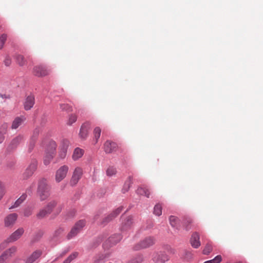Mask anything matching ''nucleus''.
<instances>
[{"label": "nucleus", "mask_w": 263, "mask_h": 263, "mask_svg": "<svg viewBox=\"0 0 263 263\" xmlns=\"http://www.w3.org/2000/svg\"><path fill=\"white\" fill-rule=\"evenodd\" d=\"M64 141H65V142H67V140H64Z\"/></svg>", "instance_id": "6e6d98bb"}, {"label": "nucleus", "mask_w": 263, "mask_h": 263, "mask_svg": "<svg viewBox=\"0 0 263 263\" xmlns=\"http://www.w3.org/2000/svg\"><path fill=\"white\" fill-rule=\"evenodd\" d=\"M133 224V218L132 217L128 216L127 217L124 221L122 222V226L121 227V231L124 233V231L129 230Z\"/></svg>", "instance_id": "4be33fe9"}, {"label": "nucleus", "mask_w": 263, "mask_h": 263, "mask_svg": "<svg viewBox=\"0 0 263 263\" xmlns=\"http://www.w3.org/2000/svg\"><path fill=\"white\" fill-rule=\"evenodd\" d=\"M143 260V257L141 255H138L132 259L127 263H141Z\"/></svg>", "instance_id": "7c9ffc66"}, {"label": "nucleus", "mask_w": 263, "mask_h": 263, "mask_svg": "<svg viewBox=\"0 0 263 263\" xmlns=\"http://www.w3.org/2000/svg\"><path fill=\"white\" fill-rule=\"evenodd\" d=\"M17 218V215L16 213L9 214L4 219L5 226L7 228L12 227Z\"/></svg>", "instance_id": "f8f14e48"}, {"label": "nucleus", "mask_w": 263, "mask_h": 263, "mask_svg": "<svg viewBox=\"0 0 263 263\" xmlns=\"http://www.w3.org/2000/svg\"><path fill=\"white\" fill-rule=\"evenodd\" d=\"M46 144L45 155L44 158V163L48 165L53 159L57 148L55 142L52 140H47L43 142V144Z\"/></svg>", "instance_id": "f257e3e1"}, {"label": "nucleus", "mask_w": 263, "mask_h": 263, "mask_svg": "<svg viewBox=\"0 0 263 263\" xmlns=\"http://www.w3.org/2000/svg\"><path fill=\"white\" fill-rule=\"evenodd\" d=\"M4 134H3L2 133V132L1 131V133H0V143H2L4 139H5V136H4Z\"/></svg>", "instance_id": "09e8293b"}, {"label": "nucleus", "mask_w": 263, "mask_h": 263, "mask_svg": "<svg viewBox=\"0 0 263 263\" xmlns=\"http://www.w3.org/2000/svg\"><path fill=\"white\" fill-rule=\"evenodd\" d=\"M83 174V170L80 167H76L73 171L70 183L72 185H76L81 179Z\"/></svg>", "instance_id": "9b49d317"}, {"label": "nucleus", "mask_w": 263, "mask_h": 263, "mask_svg": "<svg viewBox=\"0 0 263 263\" xmlns=\"http://www.w3.org/2000/svg\"><path fill=\"white\" fill-rule=\"evenodd\" d=\"M33 73L36 76L43 77L47 75L49 71L45 67L40 65L34 67Z\"/></svg>", "instance_id": "2eb2a0df"}, {"label": "nucleus", "mask_w": 263, "mask_h": 263, "mask_svg": "<svg viewBox=\"0 0 263 263\" xmlns=\"http://www.w3.org/2000/svg\"><path fill=\"white\" fill-rule=\"evenodd\" d=\"M78 255L77 252H74L72 254L70 255L66 259H65L63 263H70L71 261L74 259Z\"/></svg>", "instance_id": "c9c22d12"}, {"label": "nucleus", "mask_w": 263, "mask_h": 263, "mask_svg": "<svg viewBox=\"0 0 263 263\" xmlns=\"http://www.w3.org/2000/svg\"><path fill=\"white\" fill-rule=\"evenodd\" d=\"M122 238V237L120 234H114L108 239L106 241V244H108V246L111 247L119 242L121 240Z\"/></svg>", "instance_id": "a211bd4d"}, {"label": "nucleus", "mask_w": 263, "mask_h": 263, "mask_svg": "<svg viewBox=\"0 0 263 263\" xmlns=\"http://www.w3.org/2000/svg\"><path fill=\"white\" fill-rule=\"evenodd\" d=\"M85 221L84 220H80L78 221L67 235V239H70L76 236L85 226Z\"/></svg>", "instance_id": "423d86ee"}, {"label": "nucleus", "mask_w": 263, "mask_h": 263, "mask_svg": "<svg viewBox=\"0 0 263 263\" xmlns=\"http://www.w3.org/2000/svg\"><path fill=\"white\" fill-rule=\"evenodd\" d=\"M190 242L192 246L194 248H197L200 246L199 235L197 232H195L192 234Z\"/></svg>", "instance_id": "412c9836"}, {"label": "nucleus", "mask_w": 263, "mask_h": 263, "mask_svg": "<svg viewBox=\"0 0 263 263\" xmlns=\"http://www.w3.org/2000/svg\"><path fill=\"white\" fill-rule=\"evenodd\" d=\"M37 162L36 160H32L28 166L23 173L22 176L24 179H27L30 177L36 170Z\"/></svg>", "instance_id": "0eeeda50"}, {"label": "nucleus", "mask_w": 263, "mask_h": 263, "mask_svg": "<svg viewBox=\"0 0 263 263\" xmlns=\"http://www.w3.org/2000/svg\"><path fill=\"white\" fill-rule=\"evenodd\" d=\"M50 214V213L48 212L47 209L45 207L39 211V212L37 214L36 216L38 218L42 219L45 217L46 216Z\"/></svg>", "instance_id": "cd10ccee"}, {"label": "nucleus", "mask_w": 263, "mask_h": 263, "mask_svg": "<svg viewBox=\"0 0 263 263\" xmlns=\"http://www.w3.org/2000/svg\"><path fill=\"white\" fill-rule=\"evenodd\" d=\"M11 61L10 58L8 57H7L5 58V60L4 61L5 65L6 66H9L11 64Z\"/></svg>", "instance_id": "de8ad7c7"}, {"label": "nucleus", "mask_w": 263, "mask_h": 263, "mask_svg": "<svg viewBox=\"0 0 263 263\" xmlns=\"http://www.w3.org/2000/svg\"><path fill=\"white\" fill-rule=\"evenodd\" d=\"M170 223L171 226L179 230L180 227V220L178 218L174 216H171L169 218Z\"/></svg>", "instance_id": "393cba45"}, {"label": "nucleus", "mask_w": 263, "mask_h": 263, "mask_svg": "<svg viewBox=\"0 0 263 263\" xmlns=\"http://www.w3.org/2000/svg\"><path fill=\"white\" fill-rule=\"evenodd\" d=\"M101 133V129L99 127H96L93 130L94 138L95 139V143L98 142V140L99 139Z\"/></svg>", "instance_id": "c756f323"}, {"label": "nucleus", "mask_w": 263, "mask_h": 263, "mask_svg": "<svg viewBox=\"0 0 263 263\" xmlns=\"http://www.w3.org/2000/svg\"><path fill=\"white\" fill-rule=\"evenodd\" d=\"M106 175L109 177H112L116 174L117 171L116 168L113 166H109L106 171Z\"/></svg>", "instance_id": "2f4dec72"}, {"label": "nucleus", "mask_w": 263, "mask_h": 263, "mask_svg": "<svg viewBox=\"0 0 263 263\" xmlns=\"http://www.w3.org/2000/svg\"><path fill=\"white\" fill-rule=\"evenodd\" d=\"M39 129H35L33 132V134H32L31 139H32V140L35 139V140L36 141L37 137L39 135Z\"/></svg>", "instance_id": "c03bdc74"}, {"label": "nucleus", "mask_w": 263, "mask_h": 263, "mask_svg": "<svg viewBox=\"0 0 263 263\" xmlns=\"http://www.w3.org/2000/svg\"><path fill=\"white\" fill-rule=\"evenodd\" d=\"M1 164V160H0V164Z\"/></svg>", "instance_id": "4d7b16f0"}, {"label": "nucleus", "mask_w": 263, "mask_h": 263, "mask_svg": "<svg viewBox=\"0 0 263 263\" xmlns=\"http://www.w3.org/2000/svg\"><path fill=\"white\" fill-rule=\"evenodd\" d=\"M69 167L67 165H63L60 167L56 172L55 181L57 182H61L66 176Z\"/></svg>", "instance_id": "1a4fd4ad"}, {"label": "nucleus", "mask_w": 263, "mask_h": 263, "mask_svg": "<svg viewBox=\"0 0 263 263\" xmlns=\"http://www.w3.org/2000/svg\"><path fill=\"white\" fill-rule=\"evenodd\" d=\"M154 214L158 216L162 214V206L160 204H157L154 206Z\"/></svg>", "instance_id": "473e14b6"}, {"label": "nucleus", "mask_w": 263, "mask_h": 263, "mask_svg": "<svg viewBox=\"0 0 263 263\" xmlns=\"http://www.w3.org/2000/svg\"><path fill=\"white\" fill-rule=\"evenodd\" d=\"M35 139L32 140V139H30V143L28 146L29 151L31 152L33 149V148L34 146V145H35Z\"/></svg>", "instance_id": "37998d69"}, {"label": "nucleus", "mask_w": 263, "mask_h": 263, "mask_svg": "<svg viewBox=\"0 0 263 263\" xmlns=\"http://www.w3.org/2000/svg\"><path fill=\"white\" fill-rule=\"evenodd\" d=\"M60 108L62 110L70 111L71 110V107L66 104H62L60 105Z\"/></svg>", "instance_id": "79ce46f5"}, {"label": "nucleus", "mask_w": 263, "mask_h": 263, "mask_svg": "<svg viewBox=\"0 0 263 263\" xmlns=\"http://www.w3.org/2000/svg\"><path fill=\"white\" fill-rule=\"evenodd\" d=\"M66 253V251L62 252V253L60 255V256H59L58 257L56 258L53 260V261H56V260H57L59 258H60V257H63V256H64Z\"/></svg>", "instance_id": "8fccbe9b"}, {"label": "nucleus", "mask_w": 263, "mask_h": 263, "mask_svg": "<svg viewBox=\"0 0 263 263\" xmlns=\"http://www.w3.org/2000/svg\"><path fill=\"white\" fill-rule=\"evenodd\" d=\"M137 193L139 195H144L148 198L149 196V191L145 187H139L137 190Z\"/></svg>", "instance_id": "bb28decb"}, {"label": "nucleus", "mask_w": 263, "mask_h": 263, "mask_svg": "<svg viewBox=\"0 0 263 263\" xmlns=\"http://www.w3.org/2000/svg\"><path fill=\"white\" fill-rule=\"evenodd\" d=\"M89 128L90 124L89 123H85L81 126L79 133L81 139H85L87 138Z\"/></svg>", "instance_id": "6ab92c4d"}, {"label": "nucleus", "mask_w": 263, "mask_h": 263, "mask_svg": "<svg viewBox=\"0 0 263 263\" xmlns=\"http://www.w3.org/2000/svg\"><path fill=\"white\" fill-rule=\"evenodd\" d=\"M84 151L83 149L79 147H77L74 149L72 154V159L74 161H77L81 158L84 155Z\"/></svg>", "instance_id": "b1692460"}, {"label": "nucleus", "mask_w": 263, "mask_h": 263, "mask_svg": "<svg viewBox=\"0 0 263 263\" xmlns=\"http://www.w3.org/2000/svg\"><path fill=\"white\" fill-rule=\"evenodd\" d=\"M132 184V178L129 177L128 179L125 182L123 187L122 189V192L125 193L129 190Z\"/></svg>", "instance_id": "c85d7f7f"}, {"label": "nucleus", "mask_w": 263, "mask_h": 263, "mask_svg": "<svg viewBox=\"0 0 263 263\" xmlns=\"http://www.w3.org/2000/svg\"><path fill=\"white\" fill-rule=\"evenodd\" d=\"M67 150L66 148H63L62 151L60 152V157L61 159H64L66 155Z\"/></svg>", "instance_id": "a18cd8bd"}, {"label": "nucleus", "mask_w": 263, "mask_h": 263, "mask_svg": "<svg viewBox=\"0 0 263 263\" xmlns=\"http://www.w3.org/2000/svg\"><path fill=\"white\" fill-rule=\"evenodd\" d=\"M45 208L48 212H52L55 215H58L62 211L64 205L63 203H58L56 200H53L48 203Z\"/></svg>", "instance_id": "20e7f679"}, {"label": "nucleus", "mask_w": 263, "mask_h": 263, "mask_svg": "<svg viewBox=\"0 0 263 263\" xmlns=\"http://www.w3.org/2000/svg\"><path fill=\"white\" fill-rule=\"evenodd\" d=\"M222 260V257L221 255H217L214 257V258L207 260L203 263H220Z\"/></svg>", "instance_id": "f704fd0d"}, {"label": "nucleus", "mask_w": 263, "mask_h": 263, "mask_svg": "<svg viewBox=\"0 0 263 263\" xmlns=\"http://www.w3.org/2000/svg\"><path fill=\"white\" fill-rule=\"evenodd\" d=\"M155 243V239L154 237L148 236L142 239L134 247L135 250H139L145 249L153 246Z\"/></svg>", "instance_id": "39448f33"}, {"label": "nucleus", "mask_w": 263, "mask_h": 263, "mask_svg": "<svg viewBox=\"0 0 263 263\" xmlns=\"http://www.w3.org/2000/svg\"><path fill=\"white\" fill-rule=\"evenodd\" d=\"M212 250V247L210 243H208L203 250V253L205 255L209 254Z\"/></svg>", "instance_id": "e433bc0d"}, {"label": "nucleus", "mask_w": 263, "mask_h": 263, "mask_svg": "<svg viewBox=\"0 0 263 263\" xmlns=\"http://www.w3.org/2000/svg\"><path fill=\"white\" fill-rule=\"evenodd\" d=\"M17 251V248L13 246L3 253L0 256V263H5L6 261Z\"/></svg>", "instance_id": "9d476101"}, {"label": "nucleus", "mask_w": 263, "mask_h": 263, "mask_svg": "<svg viewBox=\"0 0 263 263\" xmlns=\"http://www.w3.org/2000/svg\"><path fill=\"white\" fill-rule=\"evenodd\" d=\"M50 186L45 178L39 179L37 184V192L42 201L46 200L50 195Z\"/></svg>", "instance_id": "f03ea898"}, {"label": "nucleus", "mask_w": 263, "mask_h": 263, "mask_svg": "<svg viewBox=\"0 0 263 263\" xmlns=\"http://www.w3.org/2000/svg\"><path fill=\"white\" fill-rule=\"evenodd\" d=\"M25 120L26 118L23 116L16 117L12 123L11 128L13 129L17 128Z\"/></svg>", "instance_id": "aec40b11"}, {"label": "nucleus", "mask_w": 263, "mask_h": 263, "mask_svg": "<svg viewBox=\"0 0 263 263\" xmlns=\"http://www.w3.org/2000/svg\"><path fill=\"white\" fill-rule=\"evenodd\" d=\"M77 117L74 115H71L68 119L67 124L69 125H72L73 123H74L77 121Z\"/></svg>", "instance_id": "58836bf2"}, {"label": "nucleus", "mask_w": 263, "mask_h": 263, "mask_svg": "<svg viewBox=\"0 0 263 263\" xmlns=\"http://www.w3.org/2000/svg\"><path fill=\"white\" fill-rule=\"evenodd\" d=\"M75 214V211L74 210H72V212H71V216H73Z\"/></svg>", "instance_id": "864d4df0"}, {"label": "nucleus", "mask_w": 263, "mask_h": 263, "mask_svg": "<svg viewBox=\"0 0 263 263\" xmlns=\"http://www.w3.org/2000/svg\"><path fill=\"white\" fill-rule=\"evenodd\" d=\"M34 97L32 95H30L28 96L24 103V109L26 110H30L31 108L33 107L34 104Z\"/></svg>", "instance_id": "f3484780"}, {"label": "nucleus", "mask_w": 263, "mask_h": 263, "mask_svg": "<svg viewBox=\"0 0 263 263\" xmlns=\"http://www.w3.org/2000/svg\"><path fill=\"white\" fill-rule=\"evenodd\" d=\"M24 230L23 228H20L13 232L5 241L0 244V251L3 250L9 243L13 242L17 240L23 235Z\"/></svg>", "instance_id": "7ed1b4c3"}, {"label": "nucleus", "mask_w": 263, "mask_h": 263, "mask_svg": "<svg viewBox=\"0 0 263 263\" xmlns=\"http://www.w3.org/2000/svg\"><path fill=\"white\" fill-rule=\"evenodd\" d=\"M15 59L17 63L23 66L25 64V60H24V57L21 54H16Z\"/></svg>", "instance_id": "72a5a7b5"}, {"label": "nucleus", "mask_w": 263, "mask_h": 263, "mask_svg": "<svg viewBox=\"0 0 263 263\" xmlns=\"http://www.w3.org/2000/svg\"><path fill=\"white\" fill-rule=\"evenodd\" d=\"M123 207L122 206L118 208L116 210L114 211L110 214H109L106 217H105L103 220V222L107 223L111 220L112 219L117 217L121 212V211L123 210Z\"/></svg>", "instance_id": "dca6fc26"}, {"label": "nucleus", "mask_w": 263, "mask_h": 263, "mask_svg": "<svg viewBox=\"0 0 263 263\" xmlns=\"http://www.w3.org/2000/svg\"><path fill=\"white\" fill-rule=\"evenodd\" d=\"M34 184H32V187H34Z\"/></svg>", "instance_id": "5fc2aeb1"}, {"label": "nucleus", "mask_w": 263, "mask_h": 263, "mask_svg": "<svg viewBox=\"0 0 263 263\" xmlns=\"http://www.w3.org/2000/svg\"><path fill=\"white\" fill-rule=\"evenodd\" d=\"M27 195L25 194H23L14 203V205L9 208L12 209L18 206L26 198Z\"/></svg>", "instance_id": "a878e982"}, {"label": "nucleus", "mask_w": 263, "mask_h": 263, "mask_svg": "<svg viewBox=\"0 0 263 263\" xmlns=\"http://www.w3.org/2000/svg\"><path fill=\"white\" fill-rule=\"evenodd\" d=\"M43 252L41 250H36L33 251L26 259L25 263H33L42 255Z\"/></svg>", "instance_id": "ddd939ff"}, {"label": "nucleus", "mask_w": 263, "mask_h": 263, "mask_svg": "<svg viewBox=\"0 0 263 263\" xmlns=\"http://www.w3.org/2000/svg\"><path fill=\"white\" fill-rule=\"evenodd\" d=\"M24 140V137L23 135H19L14 138L12 141H11L9 145L8 146V148L10 150H12L15 149L18 145Z\"/></svg>", "instance_id": "4468645a"}, {"label": "nucleus", "mask_w": 263, "mask_h": 263, "mask_svg": "<svg viewBox=\"0 0 263 263\" xmlns=\"http://www.w3.org/2000/svg\"><path fill=\"white\" fill-rule=\"evenodd\" d=\"M32 214V210L31 209H27L24 212V215L25 216L28 217Z\"/></svg>", "instance_id": "49530a36"}, {"label": "nucleus", "mask_w": 263, "mask_h": 263, "mask_svg": "<svg viewBox=\"0 0 263 263\" xmlns=\"http://www.w3.org/2000/svg\"><path fill=\"white\" fill-rule=\"evenodd\" d=\"M153 263H165L170 260L169 256L164 252H157L153 256Z\"/></svg>", "instance_id": "6e6552de"}, {"label": "nucleus", "mask_w": 263, "mask_h": 263, "mask_svg": "<svg viewBox=\"0 0 263 263\" xmlns=\"http://www.w3.org/2000/svg\"><path fill=\"white\" fill-rule=\"evenodd\" d=\"M63 229H59V230H58L57 231H56V233L58 234H61L63 232Z\"/></svg>", "instance_id": "3c124183"}, {"label": "nucleus", "mask_w": 263, "mask_h": 263, "mask_svg": "<svg viewBox=\"0 0 263 263\" xmlns=\"http://www.w3.org/2000/svg\"><path fill=\"white\" fill-rule=\"evenodd\" d=\"M7 35L3 34L0 36V49H2L6 41Z\"/></svg>", "instance_id": "ea45409f"}, {"label": "nucleus", "mask_w": 263, "mask_h": 263, "mask_svg": "<svg viewBox=\"0 0 263 263\" xmlns=\"http://www.w3.org/2000/svg\"><path fill=\"white\" fill-rule=\"evenodd\" d=\"M105 258V256L103 254H99L96 256L94 259L95 263H100L103 261Z\"/></svg>", "instance_id": "4c0bfd02"}, {"label": "nucleus", "mask_w": 263, "mask_h": 263, "mask_svg": "<svg viewBox=\"0 0 263 263\" xmlns=\"http://www.w3.org/2000/svg\"><path fill=\"white\" fill-rule=\"evenodd\" d=\"M192 219L190 218H186L184 221V224L185 228L186 230H189L191 227L189 226V224L192 223Z\"/></svg>", "instance_id": "a19ab883"}, {"label": "nucleus", "mask_w": 263, "mask_h": 263, "mask_svg": "<svg viewBox=\"0 0 263 263\" xmlns=\"http://www.w3.org/2000/svg\"><path fill=\"white\" fill-rule=\"evenodd\" d=\"M117 147V144L115 142H111L107 141L104 145V149L106 153H110Z\"/></svg>", "instance_id": "5701e85b"}, {"label": "nucleus", "mask_w": 263, "mask_h": 263, "mask_svg": "<svg viewBox=\"0 0 263 263\" xmlns=\"http://www.w3.org/2000/svg\"><path fill=\"white\" fill-rule=\"evenodd\" d=\"M169 252L171 254H175V250L174 249H172V248H171L170 250H169Z\"/></svg>", "instance_id": "603ef678"}]
</instances>
